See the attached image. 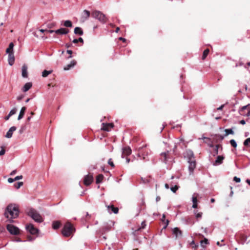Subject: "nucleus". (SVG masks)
Here are the masks:
<instances>
[{"mask_svg": "<svg viewBox=\"0 0 250 250\" xmlns=\"http://www.w3.org/2000/svg\"><path fill=\"white\" fill-rule=\"evenodd\" d=\"M15 180H14V178H8V182L9 183H13V182H14Z\"/></svg>", "mask_w": 250, "mask_h": 250, "instance_id": "603ef678", "label": "nucleus"}, {"mask_svg": "<svg viewBox=\"0 0 250 250\" xmlns=\"http://www.w3.org/2000/svg\"><path fill=\"white\" fill-rule=\"evenodd\" d=\"M131 153V149L129 147H125L123 148L122 157L124 158V155L128 156Z\"/></svg>", "mask_w": 250, "mask_h": 250, "instance_id": "a211bd4d", "label": "nucleus"}, {"mask_svg": "<svg viewBox=\"0 0 250 250\" xmlns=\"http://www.w3.org/2000/svg\"><path fill=\"white\" fill-rule=\"evenodd\" d=\"M8 61L10 65L11 66L14 64L15 61V57L13 52L12 51V52L8 54Z\"/></svg>", "mask_w": 250, "mask_h": 250, "instance_id": "dca6fc26", "label": "nucleus"}, {"mask_svg": "<svg viewBox=\"0 0 250 250\" xmlns=\"http://www.w3.org/2000/svg\"><path fill=\"white\" fill-rule=\"evenodd\" d=\"M141 226H142L141 228H139L138 229V230H140V229H144L145 228V227L146 226V224H145V221H143V222H142Z\"/></svg>", "mask_w": 250, "mask_h": 250, "instance_id": "09e8293b", "label": "nucleus"}, {"mask_svg": "<svg viewBox=\"0 0 250 250\" xmlns=\"http://www.w3.org/2000/svg\"><path fill=\"white\" fill-rule=\"evenodd\" d=\"M200 244L202 247L205 248L206 245L208 244V240L207 238H205L203 240H201L200 241Z\"/></svg>", "mask_w": 250, "mask_h": 250, "instance_id": "c756f323", "label": "nucleus"}, {"mask_svg": "<svg viewBox=\"0 0 250 250\" xmlns=\"http://www.w3.org/2000/svg\"><path fill=\"white\" fill-rule=\"evenodd\" d=\"M146 147V145H143L142 146L138 148V156L139 157H141V156L143 157V159L144 160L145 159V156L147 155V152L146 154H145L143 151L144 148Z\"/></svg>", "mask_w": 250, "mask_h": 250, "instance_id": "ddd939ff", "label": "nucleus"}, {"mask_svg": "<svg viewBox=\"0 0 250 250\" xmlns=\"http://www.w3.org/2000/svg\"><path fill=\"white\" fill-rule=\"evenodd\" d=\"M52 71H48V70H44V71H43V72H42V76L43 77H46L47 76H48L50 74H51L52 73Z\"/></svg>", "mask_w": 250, "mask_h": 250, "instance_id": "2f4dec72", "label": "nucleus"}, {"mask_svg": "<svg viewBox=\"0 0 250 250\" xmlns=\"http://www.w3.org/2000/svg\"><path fill=\"white\" fill-rule=\"evenodd\" d=\"M75 231L74 228L69 223H66L63 227L62 233L65 237L70 236Z\"/></svg>", "mask_w": 250, "mask_h": 250, "instance_id": "20e7f679", "label": "nucleus"}, {"mask_svg": "<svg viewBox=\"0 0 250 250\" xmlns=\"http://www.w3.org/2000/svg\"><path fill=\"white\" fill-rule=\"evenodd\" d=\"M10 117H11V116L8 114V115L7 116H6L4 117V119L6 121L8 120Z\"/></svg>", "mask_w": 250, "mask_h": 250, "instance_id": "bf43d9fd", "label": "nucleus"}, {"mask_svg": "<svg viewBox=\"0 0 250 250\" xmlns=\"http://www.w3.org/2000/svg\"><path fill=\"white\" fill-rule=\"evenodd\" d=\"M248 105H245V106H243L241 108V109L240 110V112L241 111H243L244 110L247 109V107H248Z\"/></svg>", "mask_w": 250, "mask_h": 250, "instance_id": "864d4df0", "label": "nucleus"}, {"mask_svg": "<svg viewBox=\"0 0 250 250\" xmlns=\"http://www.w3.org/2000/svg\"><path fill=\"white\" fill-rule=\"evenodd\" d=\"M5 150L3 148H2L1 150L0 151V156L3 155L5 154Z\"/></svg>", "mask_w": 250, "mask_h": 250, "instance_id": "8fccbe9b", "label": "nucleus"}, {"mask_svg": "<svg viewBox=\"0 0 250 250\" xmlns=\"http://www.w3.org/2000/svg\"><path fill=\"white\" fill-rule=\"evenodd\" d=\"M84 15L83 16V18L85 20L88 19L90 16V12L89 11L87 10H84L83 11Z\"/></svg>", "mask_w": 250, "mask_h": 250, "instance_id": "cd10ccee", "label": "nucleus"}, {"mask_svg": "<svg viewBox=\"0 0 250 250\" xmlns=\"http://www.w3.org/2000/svg\"><path fill=\"white\" fill-rule=\"evenodd\" d=\"M22 178V175H19V176H17L16 177H15L14 178V180L17 181V180H21Z\"/></svg>", "mask_w": 250, "mask_h": 250, "instance_id": "a18cd8bd", "label": "nucleus"}, {"mask_svg": "<svg viewBox=\"0 0 250 250\" xmlns=\"http://www.w3.org/2000/svg\"><path fill=\"white\" fill-rule=\"evenodd\" d=\"M76 64V61L73 60L69 64H67L63 68L64 70L67 71L73 68Z\"/></svg>", "mask_w": 250, "mask_h": 250, "instance_id": "6ab92c4d", "label": "nucleus"}, {"mask_svg": "<svg viewBox=\"0 0 250 250\" xmlns=\"http://www.w3.org/2000/svg\"><path fill=\"white\" fill-rule=\"evenodd\" d=\"M187 154H188V159L190 158H194L193 152L191 150H188Z\"/></svg>", "mask_w": 250, "mask_h": 250, "instance_id": "473e14b6", "label": "nucleus"}, {"mask_svg": "<svg viewBox=\"0 0 250 250\" xmlns=\"http://www.w3.org/2000/svg\"><path fill=\"white\" fill-rule=\"evenodd\" d=\"M104 178V176L102 174H99L96 177V182L97 184H99L101 183Z\"/></svg>", "mask_w": 250, "mask_h": 250, "instance_id": "a878e982", "label": "nucleus"}, {"mask_svg": "<svg viewBox=\"0 0 250 250\" xmlns=\"http://www.w3.org/2000/svg\"><path fill=\"white\" fill-rule=\"evenodd\" d=\"M6 229L12 235H17L20 233L19 228L12 224H8Z\"/></svg>", "mask_w": 250, "mask_h": 250, "instance_id": "423d86ee", "label": "nucleus"}, {"mask_svg": "<svg viewBox=\"0 0 250 250\" xmlns=\"http://www.w3.org/2000/svg\"><path fill=\"white\" fill-rule=\"evenodd\" d=\"M32 87V83L30 82L26 83L22 88V90L25 92Z\"/></svg>", "mask_w": 250, "mask_h": 250, "instance_id": "5701e85b", "label": "nucleus"}, {"mask_svg": "<svg viewBox=\"0 0 250 250\" xmlns=\"http://www.w3.org/2000/svg\"><path fill=\"white\" fill-rule=\"evenodd\" d=\"M16 112H17V109L16 108H14L10 111V112L9 113V114L11 116L14 115L15 114H16Z\"/></svg>", "mask_w": 250, "mask_h": 250, "instance_id": "ea45409f", "label": "nucleus"}, {"mask_svg": "<svg viewBox=\"0 0 250 250\" xmlns=\"http://www.w3.org/2000/svg\"><path fill=\"white\" fill-rule=\"evenodd\" d=\"M224 159V157L222 156H218L216 158V160L213 163V166H218L221 165L223 163V161Z\"/></svg>", "mask_w": 250, "mask_h": 250, "instance_id": "f3484780", "label": "nucleus"}, {"mask_svg": "<svg viewBox=\"0 0 250 250\" xmlns=\"http://www.w3.org/2000/svg\"><path fill=\"white\" fill-rule=\"evenodd\" d=\"M113 126H114L113 124L112 123H108V124L103 123L101 129L104 130V131H109L111 128L113 127Z\"/></svg>", "mask_w": 250, "mask_h": 250, "instance_id": "f8f14e48", "label": "nucleus"}, {"mask_svg": "<svg viewBox=\"0 0 250 250\" xmlns=\"http://www.w3.org/2000/svg\"><path fill=\"white\" fill-rule=\"evenodd\" d=\"M27 214L37 223H41L43 221L42 217L40 213L33 208L30 209L27 212Z\"/></svg>", "mask_w": 250, "mask_h": 250, "instance_id": "f03ea898", "label": "nucleus"}, {"mask_svg": "<svg viewBox=\"0 0 250 250\" xmlns=\"http://www.w3.org/2000/svg\"><path fill=\"white\" fill-rule=\"evenodd\" d=\"M209 53V49H207L205 50L203 52V56H202V59L204 60L207 56H208V54Z\"/></svg>", "mask_w": 250, "mask_h": 250, "instance_id": "f704fd0d", "label": "nucleus"}, {"mask_svg": "<svg viewBox=\"0 0 250 250\" xmlns=\"http://www.w3.org/2000/svg\"><path fill=\"white\" fill-rule=\"evenodd\" d=\"M26 229L31 234H37L39 231L38 229L35 228L31 224L26 226Z\"/></svg>", "mask_w": 250, "mask_h": 250, "instance_id": "0eeeda50", "label": "nucleus"}, {"mask_svg": "<svg viewBox=\"0 0 250 250\" xmlns=\"http://www.w3.org/2000/svg\"><path fill=\"white\" fill-rule=\"evenodd\" d=\"M19 214L18 207L15 204H10L5 208L4 216L7 219L6 222H14L13 219L17 218Z\"/></svg>", "mask_w": 250, "mask_h": 250, "instance_id": "f257e3e1", "label": "nucleus"}, {"mask_svg": "<svg viewBox=\"0 0 250 250\" xmlns=\"http://www.w3.org/2000/svg\"><path fill=\"white\" fill-rule=\"evenodd\" d=\"M93 181V176L90 174L85 175L84 178L83 183L85 186L90 185Z\"/></svg>", "mask_w": 250, "mask_h": 250, "instance_id": "1a4fd4ad", "label": "nucleus"}, {"mask_svg": "<svg viewBox=\"0 0 250 250\" xmlns=\"http://www.w3.org/2000/svg\"><path fill=\"white\" fill-rule=\"evenodd\" d=\"M179 187L177 186H175L174 187H172L170 188V190L172 192L175 193L178 189Z\"/></svg>", "mask_w": 250, "mask_h": 250, "instance_id": "58836bf2", "label": "nucleus"}, {"mask_svg": "<svg viewBox=\"0 0 250 250\" xmlns=\"http://www.w3.org/2000/svg\"><path fill=\"white\" fill-rule=\"evenodd\" d=\"M190 246L192 247V248H196L198 247V245H197L194 240H192L191 242L190 243Z\"/></svg>", "mask_w": 250, "mask_h": 250, "instance_id": "79ce46f5", "label": "nucleus"}, {"mask_svg": "<svg viewBox=\"0 0 250 250\" xmlns=\"http://www.w3.org/2000/svg\"><path fill=\"white\" fill-rule=\"evenodd\" d=\"M92 17L98 20L102 23H105L107 21V18L105 15L100 11L95 10L91 13Z\"/></svg>", "mask_w": 250, "mask_h": 250, "instance_id": "7ed1b4c3", "label": "nucleus"}, {"mask_svg": "<svg viewBox=\"0 0 250 250\" xmlns=\"http://www.w3.org/2000/svg\"><path fill=\"white\" fill-rule=\"evenodd\" d=\"M78 42H82V43H83V40L82 38L80 37L79 39H78Z\"/></svg>", "mask_w": 250, "mask_h": 250, "instance_id": "5fc2aeb1", "label": "nucleus"}, {"mask_svg": "<svg viewBox=\"0 0 250 250\" xmlns=\"http://www.w3.org/2000/svg\"><path fill=\"white\" fill-rule=\"evenodd\" d=\"M26 109V108L24 106L22 107L21 108L20 113H19V115L18 117V120H20L23 117Z\"/></svg>", "mask_w": 250, "mask_h": 250, "instance_id": "aec40b11", "label": "nucleus"}, {"mask_svg": "<svg viewBox=\"0 0 250 250\" xmlns=\"http://www.w3.org/2000/svg\"><path fill=\"white\" fill-rule=\"evenodd\" d=\"M142 182L144 184L148 183L149 182V180L147 179L141 178Z\"/></svg>", "mask_w": 250, "mask_h": 250, "instance_id": "37998d69", "label": "nucleus"}, {"mask_svg": "<svg viewBox=\"0 0 250 250\" xmlns=\"http://www.w3.org/2000/svg\"><path fill=\"white\" fill-rule=\"evenodd\" d=\"M240 124H241V125H245L246 124V122L245 120H242L240 121Z\"/></svg>", "mask_w": 250, "mask_h": 250, "instance_id": "052dcab7", "label": "nucleus"}, {"mask_svg": "<svg viewBox=\"0 0 250 250\" xmlns=\"http://www.w3.org/2000/svg\"><path fill=\"white\" fill-rule=\"evenodd\" d=\"M34 240H35V238H33V237H31V236H29L28 237V240L29 241H32Z\"/></svg>", "mask_w": 250, "mask_h": 250, "instance_id": "3c124183", "label": "nucleus"}, {"mask_svg": "<svg viewBox=\"0 0 250 250\" xmlns=\"http://www.w3.org/2000/svg\"><path fill=\"white\" fill-rule=\"evenodd\" d=\"M67 53L70 55H71L72 54V51L71 50H67Z\"/></svg>", "mask_w": 250, "mask_h": 250, "instance_id": "774afa93", "label": "nucleus"}, {"mask_svg": "<svg viewBox=\"0 0 250 250\" xmlns=\"http://www.w3.org/2000/svg\"><path fill=\"white\" fill-rule=\"evenodd\" d=\"M24 96L23 95L21 94V95L18 96L17 98V99L18 101H21V100H22L24 98Z\"/></svg>", "mask_w": 250, "mask_h": 250, "instance_id": "de8ad7c7", "label": "nucleus"}, {"mask_svg": "<svg viewBox=\"0 0 250 250\" xmlns=\"http://www.w3.org/2000/svg\"><path fill=\"white\" fill-rule=\"evenodd\" d=\"M106 207L108 212L110 214L112 213V212L115 214H117L118 212V208L115 207L113 205L107 206Z\"/></svg>", "mask_w": 250, "mask_h": 250, "instance_id": "9b49d317", "label": "nucleus"}, {"mask_svg": "<svg viewBox=\"0 0 250 250\" xmlns=\"http://www.w3.org/2000/svg\"><path fill=\"white\" fill-rule=\"evenodd\" d=\"M168 222H169L168 220H167V223H166V224L164 226V227H163V229H166V228H167V226H168Z\"/></svg>", "mask_w": 250, "mask_h": 250, "instance_id": "680f3d73", "label": "nucleus"}, {"mask_svg": "<svg viewBox=\"0 0 250 250\" xmlns=\"http://www.w3.org/2000/svg\"><path fill=\"white\" fill-rule=\"evenodd\" d=\"M22 76L23 78H27L28 77L27 67L25 65L22 66Z\"/></svg>", "mask_w": 250, "mask_h": 250, "instance_id": "412c9836", "label": "nucleus"}, {"mask_svg": "<svg viewBox=\"0 0 250 250\" xmlns=\"http://www.w3.org/2000/svg\"><path fill=\"white\" fill-rule=\"evenodd\" d=\"M55 30H47L46 32H47L49 33H55Z\"/></svg>", "mask_w": 250, "mask_h": 250, "instance_id": "338daca9", "label": "nucleus"}, {"mask_svg": "<svg viewBox=\"0 0 250 250\" xmlns=\"http://www.w3.org/2000/svg\"><path fill=\"white\" fill-rule=\"evenodd\" d=\"M224 106V104H222L221 106H220L219 107H218L217 108V110H222Z\"/></svg>", "mask_w": 250, "mask_h": 250, "instance_id": "6e6d98bb", "label": "nucleus"}, {"mask_svg": "<svg viewBox=\"0 0 250 250\" xmlns=\"http://www.w3.org/2000/svg\"><path fill=\"white\" fill-rule=\"evenodd\" d=\"M60 226V223L59 222L55 221L52 224V227L54 229H57L59 228Z\"/></svg>", "mask_w": 250, "mask_h": 250, "instance_id": "7c9ffc66", "label": "nucleus"}, {"mask_svg": "<svg viewBox=\"0 0 250 250\" xmlns=\"http://www.w3.org/2000/svg\"><path fill=\"white\" fill-rule=\"evenodd\" d=\"M17 128L16 126H12L11 127L8 131L7 132L5 137L7 138H11L12 136L13 133L16 130Z\"/></svg>", "mask_w": 250, "mask_h": 250, "instance_id": "4468645a", "label": "nucleus"}, {"mask_svg": "<svg viewBox=\"0 0 250 250\" xmlns=\"http://www.w3.org/2000/svg\"><path fill=\"white\" fill-rule=\"evenodd\" d=\"M55 33L57 34L66 35L69 33V30L64 28H61L55 30Z\"/></svg>", "mask_w": 250, "mask_h": 250, "instance_id": "2eb2a0df", "label": "nucleus"}, {"mask_svg": "<svg viewBox=\"0 0 250 250\" xmlns=\"http://www.w3.org/2000/svg\"><path fill=\"white\" fill-rule=\"evenodd\" d=\"M172 234L174 235L175 239L181 237L182 236V231L177 227L172 229Z\"/></svg>", "mask_w": 250, "mask_h": 250, "instance_id": "9d476101", "label": "nucleus"}, {"mask_svg": "<svg viewBox=\"0 0 250 250\" xmlns=\"http://www.w3.org/2000/svg\"><path fill=\"white\" fill-rule=\"evenodd\" d=\"M14 43L13 42L10 43L9 47L6 49V52L7 54L13 52Z\"/></svg>", "mask_w": 250, "mask_h": 250, "instance_id": "393cba45", "label": "nucleus"}, {"mask_svg": "<svg viewBox=\"0 0 250 250\" xmlns=\"http://www.w3.org/2000/svg\"><path fill=\"white\" fill-rule=\"evenodd\" d=\"M72 42L74 43H77L78 42V41L77 39H75L72 41Z\"/></svg>", "mask_w": 250, "mask_h": 250, "instance_id": "0e129e2a", "label": "nucleus"}, {"mask_svg": "<svg viewBox=\"0 0 250 250\" xmlns=\"http://www.w3.org/2000/svg\"><path fill=\"white\" fill-rule=\"evenodd\" d=\"M229 143L234 148H236L237 146V144L236 142L234 139H231L230 140Z\"/></svg>", "mask_w": 250, "mask_h": 250, "instance_id": "72a5a7b5", "label": "nucleus"}, {"mask_svg": "<svg viewBox=\"0 0 250 250\" xmlns=\"http://www.w3.org/2000/svg\"><path fill=\"white\" fill-rule=\"evenodd\" d=\"M225 136H227L229 135V134L233 135L234 133V132L233 131L232 128L226 129L225 130Z\"/></svg>", "mask_w": 250, "mask_h": 250, "instance_id": "bb28decb", "label": "nucleus"}, {"mask_svg": "<svg viewBox=\"0 0 250 250\" xmlns=\"http://www.w3.org/2000/svg\"><path fill=\"white\" fill-rule=\"evenodd\" d=\"M161 155V160L165 163V164H167L170 159V157L169 156V151H167V152H162L160 154Z\"/></svg>", "mask_w": 250, "mask_h": 250, "instance_id": "6e6552de", "label": "nucleus"}, {"mask_svg": "<svg viewBox=\"0 0 250 250\" xmlns=\"http://www.w3.org/2000/svg\"><path fill=\"white\" fill-rule=\"evenodd\" d=\"M215 153L216 154H218V146H216L215 149Z\"/></svg>", "mask_w": 250, "mask_h": 250, "instance_id": "4d7b16f0", "label": "nucleus"}, {"mask_svg": "<svg viewBox=\"0 0 250 250\" xmlns=\"http://www.w3.org/2000/svg\"><path fill=\"white\" fill-rule=\"evenodd\" d=\"M225 135H222L220 134H215L214 135V138L216 139H219L220 140H223L224 139Z\"/></svg>", "mask_w": 250, "mask_h": 250, "instance_id": "c9c22d12", "label": "nucleus"}, {"mask_svg": "<svg viewBox=\"0 0 250 250\" xmlns=\"http://www.w3.org/2000/svg\"><path fill=\"white\" fill-rule=\"evenodd\" d=\"M244 65V63L242 62H239V63L238 64H236V67H237L238 66H243Z\"/></svg>", "mask_w": 250, "mask_h": 250, "instance_id": "69168bd1", "label": "nucleus"}, {"mask_svg": "<svg viewBox=\"0 0 250 250\" xmlns=\"http://www.w3.org/2000/svg\"><path fill=\"white\" fill-rule=\"evenodd\" d=\"M23 183L22 182H19L14 184V187L16 188L19 189L23 185Z\"/></svg>", "mask_w": 250, "mask_h": 250, "instance_id": "e433bc0d", "label": "nucleus"}, {"mask_svg": "<svg viewBox=\"0 0 250 250\" xmlns=\"http://www.w3.org/2000/svg\"><path fill=\"white\" fill-rule=\"evenodd\" d=\"M16 172H17L16 170H14L12 171H11V172L10 173V175H14V174H15L16 173Z\"/></svg>", "mask_w": 250, "mask_h": 250, "instance_id": "13d9d810", "label": "nucleus"}, {"mask_svg": "<svg viewBox=\"0 0 250 250\" xmlns=\"http://www.w3.org/2000/svg\"><path fill=\"white\" fill-rule=\"evenodd\" d=\"M63 25L66 27H71L72 23L70 20H66L64 21Z\"/></svg>", "mask_w": 250, "mask_h": 250, "instance_id": "c85d7f7f", "label": "nucleus"}, {"mask_svg": "<svg viewBox=\"0 0 250 250\" xmlns=\"http://www.w3.org/2000/svg\"><path fill=\"white\" fill-rule=\"evenodd\" d=\"M195 214H196V217L197 218H201V217H202V212H198L197 213H195Z\"/></svg>", "mask_w": 250, "mask_h": 250, "instance_id": "49530a36", "label": "nucleus"}, {"mask_svg": "<svg viewBox=\"0 0 250 250\" xmlns=\"http://www.w3.org/2000/svg\"><path fill=\"white\" fill-rule=\"evenodd\" d=\"M243 144L245 146H250V138H247V139H246L244 141Z\"/></svg>", "mask_w": 250, "mask_h": 250, "instance_id": "4c0bfd02", "label": "nucleus"}, {"mask_svg": "<svg viewBox=\"0 0 250 250\" xmlns=\"http://www.w3.org/2000/svg\"><path fill=\"white\" fill-rule=\"evenodd\" d=\"M189 163L188 170L189 175H192L194 172V169L196 167V161L194 158H190L188 160Z\"/></svg>", "mask_w": 250, "mask_h": 250, "instance_id": "39448f33", "label": "nucleus"}, {"mask_svg": "<svg viewBox=\"0 0 250 250\" xmlns=\"http://www.w3.org/2000/svg\"><path fill=\"white\" fill-rule=\"evenodd\" d=\"M119 40H120V41H122L123 42H125V41H126L125 39V38H123V37H120V38H119Z\"/></svg>", "mask_w": 250, "mask_h": 250, "instance_id": "e2e57ef3", "label": "nucleus"}, {"mask_svg": "<svg viewBox=\"0 0 250 250\" xmlns=\"http://www.w3.org/2000/svg\"><path fill=\"white\" fill-rule=\"evenodd\" d=\"M74 32L75 34L80 36H82L83 34V32L82 29L79 27H76L75 28Z\"/></svg>", "mask_w": 250, "mask_h": 250, "instance_id": "4be33fe9", "label": "nucleus"}, {"mask_svg": "<svg viewBox=\"0 0 250 250\" xmlns=\"http://www.w3.org/2000/svg\"><path fill=\"white\" fill-rule=\"evenodd\" d=\"M195 194L194 193L192 197V201L193 202L192 208H197V197L195 196Z\"/></svg>", "mask_w": 250, "mask_h": 250, "instance_id": "b1692460", "label": "nucleus"}, {"mask_svg": "<svg viewBox=\"0 0 250 250\" xmlns=\"http://www.w3.org/2000/svg\"><path fill=\"white\" fill-rule=\"evenodd\" d=\"M233 181H234L236 183H239L241 181V179L236 176L234 177Z\"/></svg>", "mask_w": 250, "mask_h": 250, "instance_id": "c03bdc74", "label": "nucleus"}, {"mask_svg": "<svg viewBox=\"0 0 250 250\" xmlns=\"http://www.w3.org/2000/svg\"><path fill=\"white\" fill-rule=\"evenodd\" d=\"M108 164L112 167H114L115 166L114 164L112 161V160L111 158H110L108 161Z\"/></svg>", "mask_w": 250, "mask_h": 250, "instance_id": "a19ab883", "label": "nucleus"}]
</instances>
